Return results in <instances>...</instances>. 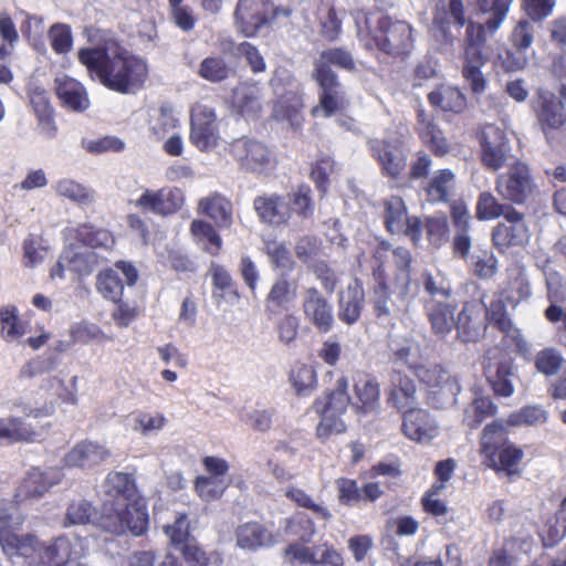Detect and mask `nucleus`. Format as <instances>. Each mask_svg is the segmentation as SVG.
Wrapping results in <instances>:
<instances>
[{"label": "nucleus", "mask_w": 566, "mask_h": 566, "mask_svg": "<svg viewBox=\"0 0 566 566\" xmlns=\"http://www.w3.org/2000/svg\"><path fill=\"white\" fill-rule=\"evenodd\" d=\"M357 33L363 32L361 22L373 34V40L378 49L388 54H400L407 52L412 45L411 27L405 21H392L389 17L381 15L377 19V29H371V18L364 12L356 11L354 14Z\"/></svg>", "instance_id": "nucleus-4"}, {"label": "nucleus", "mask_w": 566, "mask_h": 566, "mask_svg": "<svg viewBox=\"0 0 566 566\" xmlns=\"http://www.w3.org/2000/svg\"><path fill=\"white\" fill-rule=\"evenodd\" d=\"M109 458V451L102 444L84 440L76 443L64 458L67 467L90 470Z\"/></svg>", "instance_id": "nucleus-24"}, {"label": "nucleus", "mask_w": 566, "mask_h": 566, "mask_svg": "<svg viewBox=\"0 0 566 566\" xmlns=\"http://www.w3.org/2000/svg\"><path fill=\"white\" fill-rule=\"evenodd\" d=\"M291 199L292 212L295 211L303 219L310 218L314 212L310 187L302 185L293 193H287Z\"/></svg>", "instance_id": "nucleus-60"}, {"label": "nucleus", "mask_w": 566, "mask_h": 566, "mask_svg": "<svg viewBox=\"0 0 566 566\" xmlns=\"http://www.w3.org/2000/svg\"><path fill=\"white\" fill-rule=\"evenodd\" d=\"M232 97L242 115L255 116L262 108L261 91L256 85L240 84L234 88Z\"/></svg>", "instance_id": "nucleus-39"}, {"label": "nucleus", "mask_w": 566, "mask_h": 566, "mask_svg": "<svg viewBox=\"0 0 566 566\" xmlns=\"http://www.w3.org/2000/svg\"><path fill=\"white\" fill-rule=\"evenodd\" d=\"M417 388L408 376L394 371L390 376V391L388 401L399 410L415 408Z\"/></svg>", "instance_id": "nucleus-31"}, {"label": "nucleus", "mask_w": 566, "mask_h": 566, "mask_svg": "<svg viewBox=\"0 0 566 566\" xmlns=\"http://www.w3.org/2000/svg\"><path fill=\"white\" fill-rule=\"evenodd\" d=\"M95 514L93 504L84 499L73 501L66 511V521L72 525H82L91 522Z\"/></svg>", "instance_id": "nucleus-59"}, {"label": "nucleus", "mask_w": 566, "mask_h": 566, "mask_svg": "<svg viewBox=\"0 0 566 566\" xmlns=\"http://www.w3.org/2000/svg\"><path fill=\"white\" fill-rule=\"evenodd\" d=\"M103 500L102 512L108 511V506L117 507L142 495L138 493L135 479L132 474L112 471L101 485Z\"/></svg>", "instance_id": "nucleus-16"}, {"label": "nucleus", "mask_w": 566, "mask_h": 566, "mask_svg": "<svg viewBox=\"0 0 566 566\" xmlns=\"http://www.w3.org/2000/svg\"><path fill=\"white\" fill-rule=\"evenodd\" d=\"M417 119V132L421 140L428 145L437 156L447 155L450 151L449 143L434 119L423 109L418 111Z\"/></svg>", "instance_id": "nucleus-29"}, {"label": "nucleus", "mask_w": 566, "mask_h": 566, "mask_svg": "<svg viewBox=\"0 0 566 566\" xmlns=\"http://www.w3.org/2000/svg\"><path fill=\"white\" fill-rule=\"evenodd\" d=\"M532 109L536 123L545 135L549 138L551 134L566 126V111L564 103L554 93L539 88L532 99Z\"/></svg>", "instance_id": "nucleus-12"}, {"label": "nucleus", "mask_w": 566, "mask_h": 566, "mask_svg": "<svg viewBox=\"0 0 566 566\" xmlns=\"http://www.w3.org/2000/svg\"><path fill=\"white\" fill-rule=\"evenodd\" d=\"M426 313L431 328L439 337H446L455 325L454 307L443 300H429L426 305Z\"/></svg>", "instance_id": "nucleus-30"}, {"label": "nucleus", "mask_w": 566, "mask_h": 566, "mask_svg": "<svg viewBox=\"0 0 566 566\" xmlns=\"http://www.w3.org/2000/svg\"><path fill=\"white\" fill-rule=\"evenodd\" d=\"M422 277L424 291L430 295V300L447 301L451 296V285L440 273L432 275L429 272H424Z\"/></svg>", "instance_id": "nucleus-56"}, {"label": "nucleus", "mask_w": 566, "mask_h": 566, "mask_svg": "<svg viewBox=\"0 0 566 566\" xmlns=\"http://www.w3.org/2000/svg\"><path fill=\"white\" fill-rule=\"evenodd\" d=\"M138 279L136 268L125 261H119L115 268L102 271L96 277V289L105 297L113 302H119L124 285L133 286Z\"/></svg>", "instance_id": "nucleus-15"}, {"label": "nucleus", "mask_w": 566, "mask_h": 566, "mask_svg": "<svg viewBox=\"0 0 566 566\" xmlns=\"http://www.w3.org/2000/svg\"><path fill=\"white\" fill-rule=\"evenodd\" d=\"M235 538L237 545L247 551H255L274 542L271 532L256 522L240 525L235 531Z\"/></svg>", "instance_id": "nucleus-33"}, {"label": "nucleus", "mask_w": 566, "mask_h": 566, "mask_svg": "<svg viewBox=\"0 0 566 566\" xmlns=\"http://www.w3.org/2000/svg\"><path fill=\"white\" fill-rule=\"evenodd\" d=\"M260 0H240L237 10V23L247 36H253L259 29L265 23L264 17L258 9Z\"/></svg>", "instance_id": "nucleus-37"}, {"label": "nucleus", "mask_w": 566, "mask_h": 566, "mask_svg": "<svg viewBox=\"0 0 566 566\" xmlns=\"http://www.w3.org/2000/svg\"><path fill=\"white\" fill-rule=\"evenodd\" d=\"M178 123L179 120L172 109L168 106H161L158 116L150 124V132L157 140H160L176 128Z\"/></svg>", "instance_id": "nucleus-57"}, {"label": "nucleus", "mask_w": 566, "mask_h": 566, "mask_svg": "<svg viewBox=\"0 0 566 566\" xmlns=\"http://www.w3.org/2000/svg\"><path fill=\"white\" fill-rule=\"evenodd\" d=\"M285 496L293 501L296 505L311 510L314 514L323 520L332 517L331 512L323 505L317 504L305 491L296 486H289Z\"/></svg>", "instance_id": "nucleus-54"}, {"label": "nucleus", "mask_w": 566, "mask_h": 566, "mask_svg": "<svg viewBox=\"0 0 566 566\" xmlns=\"http://www.w3.org/2000/svg\"><path fill=\"white\" fill-rule=\"evenodd\" d=\"M286 532L304 542H308L315 534V526L307 515L298 513L287 521Z\"/></svg>", "instance_id": "nucleus-63"}, {"label": "nucleus", "mask_w": 566, "mask_h": 566, "mask_svg": "<svg viewBox=\"0 0 566 566\" xmlns=\"http://www.w3.org/2000/svg\"><path fill=\"white\" fill-rule=\"evenodd\" d=\"M0 325L1 334L7 342H14L25 333L19 311L13 305H6L0 308Z\"/></svg>", "instance_id": "nucleus-46"}, {"label": "nucleus", "mask_w": 566, "mask_h": 566, "mask_svg": "<svg viewBox=\"0 0 566 566\" xmlns=\"http://www.w3.org/2000/svg\"><path fill=\"white\" fill-rule=\"evenodd\" d=\"M348 381L346 377H340L336 381V388L328 395L327 401L323 403L316 400L314 407L321 413L322 419L317 426L319 438H326L333 433H342L346 430L345 422L340 416L345 413L352 399L347 394Z\"/></svg>", "instance_id": "nucleus-9"}, {"label": "nucleus", "mask_w": 566, "mask_h": 566, "mask_svg": "<svg viewBox=\"0 0 566 566\" xmlns=\"http://www.w3.org/2000/svg\"><path fill=\"white\" fill-rule=\"evenodd\" d=\"M495 191L505 201L525 205L533 198L536 184L527 164L515 160L495 178Z\"/></svg>", "instance_id": "nucleus-7"}, {"label": "nucleus", "mask_w": 566, "mask_h": 566, "mask_svg": "<svg viewBox=\"0 0 566 566\" xmlns=\"http://www.w3.org/2000/svg\"><path fill=\"white\" fill-rule=\"evenodd\" d=\"M365 302V293L358 281L354 280L346 290L339 293L338 317L347 325L355 324L361 314Z\"/></svg>", "instance_id": "nucleus-27"}, {"label": "nucleus", "mask_w": 566, "mask_h": 566, "mask_svg": "<svg viewBox=\"0 0 566 566\" xmlns=\"http://www.w3.org/2000/svg\"><path fill=\"white\" fill-rule=\"evenodd\" d=\"M36 433L21 419L8 417L0 419V439L8 441H32Z\"/></svg>", "instance_id": "nucleus-47"}, {"label": "nucleus", "mask_w": 566, "mask_h": 566, "mask_svg": "<svg viewBox=\"0 0 566 566\" xmlns=\"http://www.w3.org/2000/svg\"><path fill=\"white\" fill-rule=\"evenodd\" d=\"M429 103L442 112L462 113L467 108V98L457 87L441 85L428 95Z\"/></svg>", "instance_id": "nucleus-35"}, {"label": "nucleus", "mask_w": 566, "mask_h": 566, "mask_svg": "<svg viewBox=\"0 0 566 566\" xmlns=\"http://www.w3.org/2000/svg\"><path fill=\"white\" fill-rule=\"evenodd\" d=\"M368 146L384 174L396 178L406 168L407 150L401 137L374 138L368 142Z\"/></svg>", "instance_id": "nucleus-13"}, {"label": "nucleus", "mask_w": 566, "mask_h": 566, "mask_svg": "<svg viewBox=\"0 0 566 566\" xmlns=\"http://www.w3.org/2000/svg\"><path fill=\"white\" fill-rule=\"evenodd\" d=\"M417 377L428 387L427 399L432 407L443 409L455 403L461 389L455 376L432 365L417 368Z\"/></svg>", "instance_id": "nucleus-8"}, {"label": "nucleus", "mask_w": 566, "mask_h": 566, "mask_svg": "<svg viewBox=\"0 0 566 566\" xmlns=\"http://www.w3.org/2000/svg\"><path fill=\"white\" fill-rule=\"evenodd\" d=\"M78 240L84 244L83 249L97 251L102 254L112 250L115 240L111 232L105 229H95L91 226H83L77 232Z\"/></svg>", "instance_id": "nucleus-42"}, {"label": "nucleus", "mask_w": 566, "mask_h": 566, "mask_svg": "<svg viewBox=\"0 0 566 566\" xmlns=\"http://www.w3.org/2000/svg\"><path fill=\"white\" fill-rule=\"evenodd\" d=\"M481 451L485 457V465L509 475L517 472L523 458L522 450L504 440L503 424L493 421L488 424L481 437Z\"/></svg>", "instance_id": "nucleus-5"}, {"label": "nucleus", "mask_w": 566, "mask_h": 566, "mask_svg": "<svg viewBox=\"0 0 566 566\" xmlns=\"http://www.w3.org/2000/svg\"><path fill=\"white\" fill-rule=\"evenodd\" d=\"M303 310L306 318L318 332L327 333L333 328L335 319L332 305L315 287L305 291Z\"/></svg>", "instance_id": "nucleus-22"}, {"label": "nucleus", "mask_w": 566, "mask_h": 566, "mask_svg": "<svg viewBox=\"0 0 566 566\" xmlns=\"http://www.w3.org/2000/svg\"><path fill=\"white\" fill-rule=\"evenodd\" d=\"M380 388L376 378L360 375L354 384L352 406L358 415L376 416L380 412Z\"/></svg>", "instance_id": "nucleus-21"}, {"label": "nucleus", "mask_w": 566, "mask_h": 566, "mask_svg": "<svg viewBox=\"0 0 566 566\" xmlns=\"http://www.w3.org/2000/svg\"><path fill=\"white\" fill-rule=\"evenodd\" d=\"M229 72L224 60L217 56L206 57L198 70L199 76L209 82H221L228 77Z\"/></svg>", "instance_id": "nucleus-55"}, {"label": "nucleus", "mask_w": 566, "mask_h": 566, "mask_svg": "<svg viewBox=\"0 0 566 566\" xmlns=\"http://www.w3.org/2000/svg\"><path fill=\"white\" fill-rule=\"evenodd\" d=\"M374 277L377 283L375 287L374 308L378 317L389 316L395 303H391L388 295V287L386 284V275L382 265L374 269Z\"/></svg>", "instance_id": "nucleus-49"}, {"label": "nucleus", "mask_w": 566, "mask_h": 566, "mask_svg": "<svg viewBox=\"0 0 566 566\" xmlns=\"http://www.w3.org/2000/svg\"><path fill=\"white\" fill-rule=\"evenodd\" d=\"M49 38L53 50L59 54L67 53L72 49V31L66 24H53L50 28Z\"/></svg>", "instance_id": "nucleus-64"}, {"label": "nucleus", "mask_w": 566, "mask_h": 566, "mask_svg": "<svg viewBox=\"0 0 566 566\" xmlns=\"http://www.w3.org/2000/svg\"><path fill=\"white\" fill-rule=\"evenodd\" d=\"M314 77L321 87L319 105L313 107L314 116L328 117L334 114L343 99L337 75L331 70L315 64Z\"/></svg>", "instance_id": "nucleus-18"}, {"label": "nucleus", "mask_w": 566, "mask_h": 566, "mask_svg": "<svg viewBox=\"0 0 566 566\" xmlns=\"http://www.w3.org/2000/svg\"><path fill=\"white\" fill-rule=\"evenodd\" d=\"M54 190L59 196L81 205H87L93 200L92 191L72 179L59 180L54 185Z\"/></svg>", "instance_id": "nucleus-50"}, {"label": "nucleus", "mask_w": 566, "mask_h": 566, "mask_svg": "<svg viewBox=\"0 0 566 566\" xmlns=\"http://www.w3.org/2000/svg\"><path fill=\"white\" fill-rule=\"evenodd\" d=\"M78 60L92 77L122 94L135 93L147 78L145 62L115 44L82 49Z\"/></svg>", "instance_id": "nucleus-1"}, {"label": "nucleus", "mask_w": 566, "mask_h": 566, "mask_svg": "<svg viewBox=\"0 0 566 566\" xmlns=\"http://www.w3.org/2000/svg\"><path fill=\"white\" fill-rule=\"evenodd\" d=\"M65 260L70 271L78 275H88L101 262L106 260V256L90 249L76 251L70 248L65 250Z\"/></svg>", "instance_id": "nucleus-38"}, {"label": "nucleus", "mask_w": 566, "mask_h": 566, "mask_svg": "<svg viewBox=\"0 0 566 566\" xmlns=\"http://www.w3.org/2000/svg\"><path fill=\"white\" fill-rule=\"evenodd\" d=\"M130 427L143 436H148L164 428L167 419L161 413L140 412L130 419Z\"/></svg>", "instance_id": "nucleus-53"}, {"label": "nucleus", "mask_w": 566, "mask_h": 566, "mask_svg": "<svg viewBox=\"0 0 566 566\" xmlns=\"http://www.w3.org/2000/svg\"><path fill=\"white\" fill-rule=\"evenodd\" d=\"M190 524L187 514L178 513L172 524L165 526V533L170 538V542L175 546H180L188 541L190 537Z\"/></svg>", "instance_id": "nucleus-61"}, {"label": "nucleus", "mask_w": 566, "mask_h": 566, "mask_svg": "<svg viewBox=\"0 0 566 566\" xmlns=\"http://www.w3.org/2000/svg\"><path fill=\"white\" fill-rule=\"evenodd\" d=\"M494 245L500 250L521 247L528 242L530 230L522 212L513 208L492 232Z\"/></svg>", "instance_id": "nucleus-17"}, {"label": "nucleus", "mask_w": 566, "mask_h": 566, "mask_svg": "<svg viewBox=\"0 0 566 566\" xmlns=\"http://www.w3.org/2000/svg\"><path fill=\"white\" fill-rule=\"evenodd\" d=\"M190 143L200 151H213L221 143L219 120L216 111L203 104H196L190 111Z\"/></svg>", "instance_id": "nucleus-11"}, {"label": "nucleus", "mask_w": 566, "mask_h": 566, "mask_svg": "<svg viewBox=\"0 0 566 566\" xmlns=\"http://www.w3.org/2000/svg\"><path fill=\"white\" fill-rule=\"evenodd\" d=\"M290 382L297 396H308L317 385L316 370L311 365L297 363L291 369Z\"/></svg>", "instance_id": "nucleus-43"}, {"label": "nucleus", "mask_w": 566, "mask_h": 566, "mask_svg": "<svg viewBox=\"0 0 566 566\" xmlns=\"http://www.w3.org/2000/svg\"><path fill=\"white\" fill-rule=\"evenodd\" d=\"M254 210L264 223L281 227L287 223L292 217L291 199L286 195H262L253 201Z\"/></svg>", "instance_id": "nucleus-19"}, {"label": "nucleus", "mask_w": 566, "mask_h": 566, "mask_svg": "<svg viewBox=\"0 0 566 566\" xmlns=\"http://www.w3.org/2000/svg\"><path fill=\"white\" fill-rule=\"evenodd\" d=\"M514 207L501 203L491 192H481L476 203V217L480 220H494L505 217Z\"/></svg>", "instance_id": "nucleus-45"}, {"label": "nucleus", "mask_w": 566, "mask_h": 566, "mask_svg": "<svg viewBox=\"0 0 566 566\" xmlns=\"http://www.w3.org/2000/svg\"><path fill=\"white\" fill-rule=\"evenodd\" d=\"M62 472L59 469L50 468L40 470L38 468L28 472L18 489V496L33 499L42 496L51 486L60 483Z\"/></svg>", "instance_id": "nucleus-25"}, {"label": "nucleus", "mask_w": 566, "mask_h": 566, "mask_svg": "<svg viewBox=\"0 0 566 566\" xmlns=\"http://www.w3.org/2000/svg\"><path fill=\"white\" fill-rule=\"evenodd\" d=\"M148 523L147 503L143 496L117 507L109 505L99 516L101 528L116 536H142L147 532Z\"/></svg>", "instance_id": "nucleus-3"}, {"label": "nucleus", "mask_w": 566, "mask_h": 566, "mask_svg": "<svg viewBox=\"0 0 566 566\" xmlns=\"http://www.w3.org/2000/svg\"><path fill=\"white\" fill-rule=\"evenodd\" d=\"M315 64L325 69H331L332 65L346 71H353L355 69V62L352 54L342 48L323 51Z\"/></svg>", "instance_id": "nucleus-51"}, {"label": "nucleus", "mask_w": 566, "mask_h": 566, "mask_svg": "<svg viewBox=\"0 0 566 566\" xmlns=\"http://www.w3.org/2000/svg\"><path fill=\"white\" fill-rule=\"evenodd\" d=\"M384 220L391 233H401L408 221L405 202L399 197H391L385 201Z\"/></svg>", "instance_id": "nucleus-44"}, {"label": "nucleus", "mask_w": 566, "mask_h": 566, "mask_svg": "<svg viewBox=\"0 0 566 566\" xmlns=\"http://www.w3.org/2000/svg\"><path fill=\"white\" fill-rule=\"evenodd\" d=\"M451 20L459 27L465 24L463 0H449L448 3L437 6L433 13V25L441 30L450 44L453 42V38L448 32Z\"/></svg>", "instance_id": "nucleus-32"}, {"label": "nucleus", "mask_w": 566, "mask_h": 566, "mask_svg": "<svg viewBox=\"0 0 566 566\" xmlns=\"http://www.w3.org/2000/svg\"><path fill=\"white\" fill-rule=\"evenodd\" d=\"M455 175L450 169H441L433 174L426 191L429 201L447 202L453 192Z\"/></svg>", "instance_id": "nucleus-40"}, {"label": "nucleus", "mask_w": 566, "mask_h": 566, "mask_svg": "<svg viewBox=\"0 0 566 566\" xmlns=\"http://www.w3.org/2000/svg\"><path fill=\"white\" fill-rule=\"evenodd\" d=\"M480 146L481 163L490 171L495 172L509 167L514 158L507 134L495 125L489 124L482 128Z\"/></svg>", "instance_id": "nucleus-10"}, {"label": "nucleus", "mask_w": 566, "mask_h": 566, "mask_svg": "<svg viewBox=\"0 0 566 566\" xmlns=\"http://www.w3.org/2000/svg\"><path fill=\"white\" fill-rule=\"evenodd\" d=\"M547 298L551 303L566 301V281L559 272L551 269L544 270Z\"/></svg>", "instance_id": "nucleus-58"}, {"label": "nucleus", "mask_w": 566, "mask_h": 566, "mask_svg": "<svg viewBox=\"0 0 566 566\" xmlns=\"http://www.w3.org/2000/svg\"><path fill=\"white\" fill-rule=\"evenodd\" d=\"M0 546L10 558H21L28 566H70L72 556L71 542L64 537H57L46 544L40 542L33 534L0 533Z\"/></svg>", "instance_id": "nucleus-2"}, {"label": "nucleus", "mask_w": 566, "mask_h": 566, "mask_svg": "<svg viewBox=\"0 0 566 566\" xmlns=\"http://www.w3.org/2000/svg\"><path fill=\"white\" fill-rule=\"evenodd\" d=\"M228 484L224 478L209 475L197 478L195 488L202 499L210 501L220 497Z\"/></svg>", "instance_id": "nucleus-52"}, {"label": "nucleus", "mask_w": 566, "mask_h": 566, "mask_svg": "<svg viewBox=\"0 0 566 566\" xmlns=\"http://www.w3.org/2000/svg\"><path fill=\"white\" fill-rule=\"evenodd\" d=\"M475 10L488 14L485 25L492 34L503 24L514 0H470Z\"/></svg>", "instance_id": "nucleus-36"}, {"label": "nucleus", "mask_w": 566, "mask_h": 566, "mask_svg": "<svg viewBox=\"0 0 566 566\" xmlns=\"http://www.w3.org/2000/svg\"><path fill=\"white\" fill-rule=\"evenodd\" d=\"M190 232L197 244L211 255H218L222 240L214 227L203 220H193L190 224Z\"/></svg>", "instance_id": "nucleus-41"}, {"label": "nucleus", "mask_w": 566, "mask_h": 566, "mask_svg": "<svg viewBox=\"0 0 566 566\" xmlns=\"http://www.w3.org/2000/svg\"><path fill=\"white\" fill-rule=\"evenodd\" d=\"M489 32L485 22L470 21L464 36V61L462 74L473 93H481L486 87V81L481 72L488 59L482 52V45L486 42Z\"/></svg>", "instance_id": "nucleus-6"}, {"label": "nucleus", "mask_w": 566, "mask_h": 566, "mask_svg": "<svg viewBox=\"0 0 566 566\" xmlns=\"http://www.w3.org/2000/svg\"><path fill=\"white\" fill-rule=\"evenodd\" d=\"M197 210L210 218L219 229H229L233 224V205L218 192L201 198Z\"/></svg>", "instance_id": "nucleus-26"}, {"label": "nucleus", "mask_w": 566, "mask_h": 566, "mask_svg": "<svg viewBox=\"0 0 566 566\" xmlns=\"http://www.w3.org/2000/svg\"><path fill=\"white\" fill-rule=\"evenodd\" d=\"M485 376L496 396L510 397L514 392L515 374L507 356L489 358L485 364Z\"/></svg>", "instance_id": "nucleus-23"}, {"label": "nucleus", "mask_w": 566, "mask_h": 566, "mask_svg": "<svg viewBox=\"0 0 566 566\" xmlns=\"http://www.w3.org/2000/svg\"><path fill=\"white\" fill-rule=\"evenodd\" d=\"M23 262L28 268H34L42 263L48 254L43 241L36 237H29L23 242Z\"/></svg>", "instance_id": "nucleus-62"}, {"label": "nucleus", "mask_w": 566, "mask_h": 566, "mask_svg": "<svg viewBox=\"0 0 566 566\" xmlns=\"http://www.w3.org/2000/svg\"><path fill=\"white\" fill-rule=\"evenodd\" d=\"M454 328L463 342H476L483 334L484 324L474 305H465L458 314Z\"/></svg>", "instance_id": "nucleus-34"}, {"label": "nucleus", "mask_w": 566, "mask_h": 566, "mask_svg": "<svg viewBox=\"0 0 566 566\" xmlns=\"http://www.w3.org/2000/svg\"><path fill=\"white\" fill-rule=\"evenodd\" d=\"M496 406L489 397H479L473 400L464 413V422L471 429L476 428L481 422L495 415Z\"/></svg>", "instance_id": "nucleus-48"}, {"label": "nucleus", "mask_w": 566, "mask_h": 566, "mask_svg": "<svg viewBox=\"0 0 566 566\" xmlns=\"http://www.w3.org/2000/svg\"><path fill=\"white\" fill-rule=\"evenodd\" d=\"M403 434L416 442L428 443L439 433L434 419L424 409L410 408L402 416Z\"/></svg>", "instance_id": "nucleus-20"}, {"label": "nucleus", "mask_w": 566, "mask_h": 566, "mask_svg": "<svg viewBox=\"0 0 566 566\" xmlns=\"http://www.w3.org/2000/svg\"><path fill=\"white\" fill-rule=\"evenodd\" d=\"M230 153L240 167L254 174H263L272 166L270 150L262 143L250 138H238L230 144Z\"/></svg>", "instance_id": "nucleus-14"}, {"label": "nucleus", "mask_w": 566, "mask_h": 566, "mask_svg": "<svg viewBox=\"0 0 566 566\" xmlns=\"http://www.w3.org/2000/svg\"><path fill=\"white\" fill-rule=\"evenodd\" d=\"M55 91L61 102L71 111L83 112L90 105L84 86L66 75L55 78Z\"/></svg>", "instance_id": "nucleus-28"}]
</instances>
